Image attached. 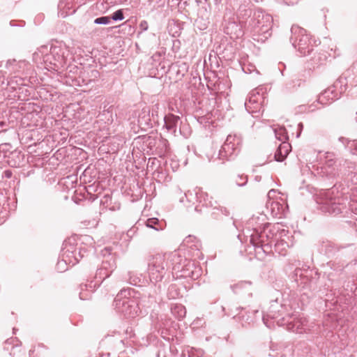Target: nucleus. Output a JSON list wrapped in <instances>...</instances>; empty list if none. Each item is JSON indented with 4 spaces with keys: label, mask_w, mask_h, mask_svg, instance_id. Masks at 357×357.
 Listing matches in <instances>:
<instances>
[{
    "label": "nucleus",
    "mask_w": 357,
    "mask_h": 357,
    "mask_svg": "<svg viewBox=\"0 0 357 357\" xmlns=\"http://www.w3.org/2000/svg\"><path fill=\"white\" fill-rule=\"evenodd\" d=\"M172 314L178 319H181L185 317V307L181 304H176L171 309Z\"/></svg>",
    "instance_id": "72a5a7b5"
},
{
    "label": "nucleus",
    "mask_w": 357,
    "mask_h": 357,
    "mask_svg": "<svg viewBox=\"0 0 357 357\" xmlns=\"http://www.w3.org/2000/svg\"><path fill=\"white\" fill-rule=\"evenodd\" d=\"M274 132H275V137L278 140L284 142L288 139L287 132L284 128L282 127L278 129H275Z\"/></svg>",
    "instance_id": "e433bc0d"
},
{
    "label": "nucleus",
    "mask_w": 357,
    "mask_h": 357,
    "mask_svg": "<svg viewBox=\"0 0 357 357\" xmlns=\"http://www.w3.org/2000/svg\"><path fill=\"white\" fill-rule=\"evenodd\" d=\"M222 1V0H215V4H218V3H220Z\"/></svg>",
    "instance_id": "bf43d9fd"
},
{
    "label": "nucleus",
    "mask_w": 357,
    "mask_h": 357,
    "mask_svg": "<svg viewBox=\"0 0 357 357\" xmlns=\"http://www.w3.org/2000/svg\"><path fill=\"white\" fill-rule=\"evenodd\" d=\"M184 198L189 203L195 205V210L202 212V207L211 208L217 204V202L208 196V195L200 189L188 190L184 194V196L180 198V202L184 203Z\"/></svg>",
    "instance_id": "2eb2a0df"
},
{
    "label": "nucleus",
    "mask_w": 357,
    "mask_h": 357,
    "mask_svg": "<svg viewBox=\"0 0 357 357\" xmlns=\"http://www.w3.org/2000/svg\"><path fill=\"white\" fill-rule=\"evenodd\" d=\"M275 344L274 343H271V349L273 350V351H275V349H277L275 347Z\"/></svg>",
    "instance_id": "4d7b16f0"
},
{
    "label": "nucleus",
    "mask_w": 357,
    "mask_h": 357,
    "mask_svg": "<svg viewBox=\"0 0 357 357\" xmlns=\"http://www.w3.org/2000/svg\"><path fill=\"white\" fill-rule=\"evenodd\" d=\"M258 313L259 311L257 310L248 311L245 309L241 308L238 314L234 315L233 318L244 326L247 324H249L254 322L255 320V316Z\"/></svg>",
    "instance_id": "bb28decb"
},
{
    "label": "nucleus",
    "mask_w": 357,
    "mask_h": 357,
    "mask_svg": "<svg viewBox=\"0 0 357 357\" xmlns=\"http://www.w3.org/2000/svg\"><path fill=\"white\" fill-rule=\"evenodd\" d=\"M69 47L63 43L56 42L50 46L42 45L33 54V61L40 68L48 71H60L67 65Z\"/></svg>",
    "instance_id": "7ed1b4c3"
},
{
    "label": "nucleus",
    "mask_w": 357,
    "mask_h": 357,
    "mask_svg": "<svg viewBox=\"0 0 357 357\" xmlns=\"http://www.w3.org/2000/svg\"><path fill=\"white\" fill-rule=\"evenodd\" d=\"M166 256L170 265L171 276L173 278H178V275L181 273L183 265L186 264L188 259L176 252L166 254Z\"/></svg>",
    "instance_id": "aec40b11"
},
{
    "label": "nucleus",
    "mask_w": 357,
    "mask_h": 357,
    "mask_svg": "<svg viewBox=\"0 0 357 357\" xmlns=\"http://www.w3.org/2000/svg\"><path fill=\"white\" fill-rule=\"evenodd\" d=\"M110 17L109 16H102L100 17H97L94 20L93 22L96 24H108L110 23Z\"/></svg>",
    "instance_id": "a19ab883"
},
{
    "label": "nucleus",
    "mask_w": 357,
    "mask_h": 357,
    "mask_svg": "<svg viewBox=\"0 0 357 357\" xmlns=\"http://www.w3.org/2000/svg\"><path fill=\"white\" fill-rule=\"evenodd\" d=\"M232 291L243 297L250 298L252 296L254 287L250 281H241L231 286Z\"/></svg>",
    "instance_id": "b1692460"
},
{
    "label": "nucleus",
    "mask_w": 357,
    "mask_h": 357,
    "mask_svg": "<svg viewBox=\"0 0 357 357\" xmlns=\"http://www.w3.org/2000/svg\"><path fill=\"white\" fill-rule=\"evenodd\" d=\"M93 190V186L89 185L86 188L87 192L91 194V192Z\"/></svg>",
    "instance_id": "5fc2aeb1"
},
{
    "label": "nucleus",
    "mask_w": 357,
    "mask_h": 357,
    "mask_svg": "<svg viewBox=\"0 0 357 357\" xmlns=\"http://www.w3.org/2000/svg\"><path fill=\"white\" fill-rule=\"evenodd\" d=\"M211 208V214L214 219H221L223 216H228L229 215V211L225 207L220 206L218 203Z\"/></svg>",
    "instance_id": "7c9ffc66"
},
{
    "label": "nucleus",
    "mask_w": 357,
    "mask_h": 357,
    "mask_svg": "<svg viewBox=\"0 0 357 357\" xmlns=\"http://www.w3.org/2000/svg\"><path fill=\"white\" fill-rule=\"evenodd\" d=\"M349 206L351 207V210H352V211H353V210H354V208H353L352 205H350Z\"/></svg>",
    "instance_id": "774afa93"
},
{
    "label": "nucleus",
    "mask_w": 357,
    "mask_h": 357,
    "mask_svg": "<svg viewBox=\"0 0 357 357\" xmlns=\"http://www.w3.org/2000/svg\"><path fill=\"white\" fill-rule=\"evenodd\" d=\"M159 137L160 136L156 135L148 136L145 139L144 143L152 153H154V151H155L157 143L159 142Z\"/></svg>",
    "instance_id": "f704fd0d"
},
{
    "label": "nucleus",
    "mask_w": 357,
    "mask_h": 357,
    "mask_svg": "<svg viewBox=\"0 0 357 357\" xmlns=\"http://www.w3.org/2000/svg\"><path fill=\"white\" fill-rule=\"evenodd\" d=\"M139 27L141 29V32L147 31L149 29V24L147 21L142 20L139 24Z\"/></svg>",
    "instance_id": "a18cd8bd"
},
{
    "label": "nucleus",
    "mask_w": 357,
    "mask_h": 357,
    "mask_svg": "<svg viewBox=\"0 0 357 357\" xmlns=\"http://www.w3.org/2000/svg\"><path fill=\"white\" fill-rule=\"evenodd\" d=\"M173 163H174V162H172V163L171 164V165L172 166V169H173V170H174V171H175V170H176V167H175V166H173Z\"/></svg>",
    "instance_id": "052dcab7"
},
{
    "label": "nucleus",
    "mask_w": 357,
    "mask_h": 357,
    "mask_svg": "<svg viewBox=\"0 0 357 357\" xmlns=\"http://www.w3.org/2000/svg\"><path fill=\"white\" fill-rule=\"evenodd\" d=\"M6 68L10 73H26L28 74V71L31 69V64L25 60L9 59L6 62Z\"/></svg>",
    "instance_id": "393cba45"
},
{
    "label": "nucleus",
    "mask_w": 357,
    "mask_h": 357,
    "mask_svg": "<svg viewBox=\"0 0 357 357\" xmlns=\"http://www.w3.org/2000/svg\"><path fill=\"white\" fill-rule=\"evenodd\" d=\"M202 356V351H198L197 353H195L193 351H188V357H201Z\"/></svg>",
    "instance_id": "09e8293b"
},
{
    "label": "nucleus",
    "mask_w": 357,
    "mask_h": 357,
    "mask_svg": "<svg viewBox=\"0 0 357 357\" xmlns=\"http://www.w3.org/2000/svg\"><path fill=\"white\" fill-rule=\"evenodd\" d=\"M183 243L185 245L188 247L192 250H195L196 252V254H194L197 257L199 258L202 255V252H200L202 249V243L197 238L196 236L189 235L183 241Z\"/></svg>",
    "instance_id": "c85d7f7f"
},
{
    "label": "nucleus",
    "mask_w": 357,
    "mask_h": 357,
    "mask_svg": "<svg viewBox=\"0 0 357 357\" xmlns=\"http://www.w3.org/2000/svg\"><path fill=\"white\" fill-rule=\"evenodd\" d=\"M83 77H84V74L83 75ZM92 81L91 79H88V78H84L83 77L82 78V82L84 85H88Z\"/></svg>",
    "instance_id": "3c124183"
},
{
    "label": "nucleus",
    "mask_w": 357,
    "mask_h": 357,
    "mask_svg": "<svg viewBox=\"0 0 357 357\" xmlns=\"http://www.w3.org/2000/svg\"><path fill=\"white\" fill-rule=\"evenodd\" d=\"M123 19H124L123 11L121 9H119V10L115 11L110 17V20H112L114 21H121Z\"/></svg>",
    "instance_id": "ea45409f"
},
{
    "label": "nucleus",
    "mask_w": 357,
    "mask_h": 357,
    "mask_svg": "<svg viewBox=\"0 0 357 357\" xmlns=\"http://www.w3.org/2000/svg\"><path fill=\"white\" fill-rule=\"evenodd\" d=\"M111 197L109 195H105L103 198L101 199V204H107L106 207H107V203L111 201Z\"/></svg>",
    "instance_id": "49530a36"
},
{
    "label": "nucleus",
    "mask_w": 357,
    "mask_h": 357,
    "mask_svg": "<svg viewBox=\"0 0 357 357\" xmlns=\"http://www.w3.org/2000/svg\"><path fill=\"white\" fill-rule=\"evenodd\" d=\"M147 273L150 285L146 293L151 302H155V298L165 287V283L170 280V265L166 254H157L151 256L148 261Z\"/></svg>",
    "instance_id": "20e7f679"
},
{
    "label": "nucleus",
    "mask_w": 357,
    "mask_h": 357,
    "mask_svg": "<svg viewBox=\"0 0 357 357\" xmlns=\"http://www.w3.org/2000/svg\"><path fill=\"white\" fill-rule=\"evenodd\" d=\"M103 257L101 266L96 272L94 280H91L89 284H81V292L79 298L81 300H86L87 298L84 296L83 291H93L96 288L99 287L100 284L116 268V252H113V248L110 246L104 248L101 252Z\"/></svg>",
    "instance_id": "0eeeda50"
},
{
    "label": "nucleus",
    "mask_w": 357,
    "mask_h": 357,
    "mask_svg": "<svg viewBox=\"0 0 357 357\" xmlns=\"http://www.w3.org/2000/svg\"><path fill=\"white\" fill-rule=\"evenodd\" d=\"M75 241L74 238H69L63 242L59 257V266L64 264L73 266L86 254V248L78 246Z\"/></svg>",
    "instance_id": "9b49d317"
},
{
    "label": "nucleus",
    "mask_w": 357,
    "mask_h": 357,
    "mask_svg": "<svg viewBox=\"0 0 357 357\" xmlns=\"http://www.w3.org/2000/svg\"><path fill=\"white\" fill-rule=\"evenodd\" d=\"M68 265H64V264L59 266V260L57 262V264H56V269L59 272H63L68 269Z\"/></svg>",
    "instance_id": "de8ad7c7"
},
{
    "label": "nucleus",
    "mask_w": 357,
    "mask_h": 357,
    "mask_svg": "<svg viewBox=\"0 0 357 357\" xmlns=\"http://www.w3.org/2000/svg\"><path fill=\"white\" fill-rule=\"evenodd\" d=\"M135 116L137 117V123L141 130H146L153 126V123L151 119V109L149 107H144L141 110L134 112Z\"/></svg>",
    "instance_id": "4be33fe9"
},
{
    "label": "nucleus",
    "mask_w": 357,
    "mask_h": 357,
    "mask_svg": "<svg viewBox=\"0 0 357 357\" xmlns=\"http://www.w3.org/2000/svg\"><path fill=\"white\" fill-rule=\"evenodd\" d=\"M134 289H123L118 293L114 300L113 305L115 310L125 318H135L139 316L142 310L139 305L144 307H150L154 302H151V298L145 292L137 301Z\"/></svg>",
    "instance_id": "39448f33"
},
{
    "label": "nucleus",
    "mask_w": 357,
    "mask_h": 357,
    "mask_svg": "<svg viewBox=\"0 0 357 357\" xmlns=\"http://www.w3.org/2000/svg\"><path fill=\"white\" fill-rule=\"evenodd\" d=\"M169 143L166 139L162 138L161 136L159 137V142L157 143L155 151L154 153L162 157L165 155L168 151Z\"/></svg>",
    "instance_id": "2f4dec72"
},
{
    "label": "nucleus",
    "mask_w": 357,
    "mask_h": 357,
    "mask_svg": "<svg viewBox=\"0 0 357 357\" xmlns=\"http://www.w3.org/2000/svg\"><path fill=\"white\" fill-rule=\"evenodd\" d=\"M268 319H275L280 326H286L289 331L302 334L310 331L307 320L296 311V307L289 302L279 304L278 301L271 303L267 314H263L262 320L269 328L273 326Z\"/></svg>",
    "instance_id": "f03ea898"
},
{
    "label": "nucleus",
    "mask_w": 357,
    "mask_h": 357,
    "mask_svg": "<svg viewBox=\"0 0 357 357\" xmlns=\"http://www.w3.org/2000/svg\"><path fill=\"white\" fill-rule=\"evenodd\" d=\"M298 127L301 128V129L303 128V123H300L298 124Z\"/></svg>",
    "instance_id": "680f3d73"
},
{
    "label": "nucleus",
    "mask_w": 357,
    "mask_h": 357,
    "mask_svg": "<svg viewBox=\"0 0 357 357\" xmlns=\"http://www.w3.org/2000/svg\"><path fill=\"white\" fill-rule=\"evenodd\" d=\"M343 248L331 241H324L321 245V250L325 252L328 257L334 259L324 265V273L326 275L328 281L333 284L337 282L340 275L346 266L345 257Z\"/></svg>",
    "instance_id": "423d86ee"
},
{
    "label": "nucleus",
    "mask_w": 357,
    "mask_h": 357,
    "mask_svg": "<svg viewBox=\"0 0 357 357\" xmlns=\"http://www.w3.org/2000/svg\"><path fill=\"white\" fill-rule=\"evenodd\" d=\"M241 144L242 139L240 135L230 134L227 137L215 157L210 156L209 153H207L206 156L210 162L218 160L221 163H224L225 161L234 160L240 152Z\"/></svg>",
    "instance_id": "9d476101"
},
{
    "label": "nucleus",
    "mask_w": 357,
    "mask_h": 357,
    "mask_svg": "<svg viewBox=\"0 0 357 357\" xmlns=\"http://www.w3.org/2000/svg\"><path fill=\"white\" fill-rule=\"evenodd\" d=\"M273 19L265 11L257 9L249 20L247 21L245 30L250 32L253 40L264 43L272 34Z\"/></svg>",
    "instance_id": "6e6552de"
},
{
    "label": "nucleus",
    "mask_w": 357,
    "mask_h": 357,
    "mask_svg": "<svg viewBox=\"0 0 357 357\" xmlns=\"http://www.w3.org/2000/svg\"><path fill=\"white\" fill-rule=\"evenodd\" d=\"M290 148L291 146L289 143L286 142H282L275 153L274 158L275 160L278 162L283 161L289 154Z\"/></svg>",
    "instance_id": "c756f323"
},
{
    "label": "nucleus",
    "mask_w": 357,
    "mask_h": 357,
    "mask_svg": "<svg viewBox=\"0 0 357 357\" xmlns=\"http://www.w3.org/2000/svg\"><path fill=\"white\" fill-rule=\"evenodd\" d=\"M200 275L201 268L196 266L194 261L188 259L187 263L183 265L181 273L178 275V278H183L197 280Z\"/></svg>",
    "instance_id": "5701e85b"
},
{
    "label": "nucleus",
    "mask_w": 357,
    "mask_h": 357,
    "mask_svg": "<svg viewBox=\"0 0 357 357\" xmlns=\"http://www.w3.org/2000/svg\"><path fill=\"white\" fill-rule=\"evenodd\" d=\"M224 32L234 40L241 38L244 35L243 25L234 19H229L225 22Z\"/></svg>",
    "instance_id": "412c9836"
},
{
    "label": "nucleus",
    "mask_w": 357,
    "mask_h": 357,
    "mask_svg": "<svg viewBox=\"0 0 357 357\" xmlns=\"http://www.w3.org/2000/svg\"><path fill=\"white\" fill-rule=\"evenodd\" d=\"M278 3L287 6H293L298 3L301 0H275Z\"/></svg>",
    "instance_id": "c03bdc74"
},
{
    "label": "nucleus",
    "mask_w": 357,
    "mask_h": 357,
    "mask_svg": "<svg viewBox=\"0 0 357 357\" xmlns=\"http://www.w3.org/2000/svg\"><path fill=\"white\" fill-rule=\"evenodd\" d=\"M168 295L170 299H175L178 296L179 292L177 291L175 285L169 286L168 289Z\"/></svg>",
    "instance_id": "79ce46f5"
},
{
    "label": "nucleus",
    "mask_w": 357,
    "mask_h": 357,
    "mask_svg": "<svg viewBox=\"0 0 357 357\" xmlns=\"http://www.w3.org/2000/svg\"><path fill=\"white\" fill-rule=\"evenodd\" d=\"M127 279L130 284L135 286L140 285L142 281V275H138L132 272H128Z\"/></svg>",
    "instance_id": "c9c22d12"
},
{
    "label": "nucleus",
    "mask_w": 357,
    "mask_h": 357,
    "mask_svg": "<svg viewBox=\"0 0 357 357\" xmlns=\"http://www.w3.org/2000/svg\"><path fill=\"white\" fill-rule=\"evenodd\" d=\"M266 89L260 86L252 90L245 102V107L248 113L255 116V114L263 112V106L266 100Z\"/></svg>",
    "instance_id": "dca6fc26"
},
{
    "label": "nucleus",
    "mask_w": 357,
    "mask_h": 357,
    "mask_svg": "<svg viewBox=\"0 0 357 357\" xmlns=\"http://www.w3.org/2000/svg\"><path fill=\"white\" fill-rule=\"evenodd\" d=\"M291 33L290 41L301 55L305 56L312 52L314 46L305 29L294 24L291 28Z\"/></svg>",
    "instance_id": "4468645a"
},
{
    "label": "nucleus",
    "mask_w": 357,
    "mask_h": 357,
    "mask_svg": "<svg viewBox=\"0 0 357 357\" xmlns=\"http://www.w3.org/2000/svg\"><path fill=\"white\" fill-rule=\"evenodd\" d=\"M316 202L321 211L334 215L343 213L349 204L347 197L340 196L334 187L320 191Z\"/></svg>",
    "instance_id": "1a4fd4ad"
},
{
    "label": "nucleus",
    "mask_w": 357,
    "mask_h": 357,
    "mask_svg": "<svg viewBox=\"0 0 357 357\" xmlns=\"http://www.w3.org/2000/svg\"><path fill=\"white\" fill-rule=\"evenodd\" d=\"M3 125H4V123H3V122H1V123H0V126H3Z\"/></svg>",
    "instance_id": "338daca9"
},
{
    "label": "nucleus",
    "mask_w": 357,
    "mask_h": 357,
    "mask_svg": "<svg viewBox=\"0 0 357 357\" xmlns=\"http://www.w3.org/2000/svg\"><path fill=\"white\" fill-rule=\"evenodd\" d=\"M275 190H269L268 197L269 200L266 202V207L268 211L273 218H282L285 217L288 213V205L283 199H271L272 195L275 193Z\"/></svg>",
    "instance_id": "6ab92c4d"
},
{
    "label": "nucleus",
    "mask_w": 357,
    "mask_h": 357,
    "mask_svg": "<svg viewBox=\"0 0 357 357\" xmlns=\"http://www.w3.org/2000/svg\"><path fill=\"white\" fill-rule=\"evenodd\" d=\"M90 199H91L93 201L95 200L96 199H97V196L96 195H93L90 197Z\"/></svg>",
    "instance_id": "13d9d810"
},
{
    "label": "nucleus",
    "mask_w": 357,
    "mask_h": 357,
    "mask_svg": "<svg viewBox=\"0 0 357 357\" xmlns=\"http://www.w3.org/2000/svg\"><path fill=\"white\" fill-rule=\"evenodd\" d=\"M158 109L159 105H155L151 109V119L153 121V124H155L158 122Z\"/></svg>",
    "instance_id": "58836bf2"
},
{
    "label": "nucleus",
    "mask_w": 357,
    "mask_h": 357,
    "mask_svg": "<svg viewBox=\"0 0 357 357\" xmlns=\"http://www.w3.org/2000/svg\"><path fill=\"white\" fill-rule=\"evenodd\" d=\"M151 161L152 165H154V164H155V161H157V162H158V160H157L155 158H154V159H153V160H151V159H149V162H148V165H148V167H149V164H150Z\"/></svg>",
    "instance_id": "6e6d98bb"
},
{
    "label": "nucleus",
    "mask_w": 357,
    "mask_h": 357,
    "mask_svg": "<svg viewBox=\"0 0 357 357\" xmlns=\"http://www.w3.org/2000/svg\"><path fill=\"white\" fill-rule=\"evenodd\" d=\"M355 121L357 123V112L356 113Z\"/></svg>",
    "instance_id": "0e129e2a"
},
{
    "label": "nucleus",
    "mask_w": 357,
    "mask_h": 357,
    "mask_svg": "<svg viewBox=\"0 0 357 357\" xmlns=\"http://www.w3.org/2000/svg\"><path fill=\"white\" fill-rule=\"evenodd\" d=\"M4 174H5L6 177H7V178H10L12 176V172L10 170L5 171Z\"/></svg>",
    "instance_id": "864d4df0"
},
{
    "label": "nucleus",
    "mask_w": 357,
    "mask_h": 357,
    "mask_svg": "<svg viewBox=\"0 0 357 357\" xmlns=\"http://www.w3.org/2000/svg\"><path fill=\"white\" fill-rule=\"evenodd\" d=\"M127 0H107L111 4H121L126 2Z\"/></svg>",
    "instance_id": "8fccbe9b"
},
{
    "label": "nucleus",
    "mask_w": 357,
    "mask_h": 357,
    "mask_svg": "<svg viewBox=\"0 0 357 357\" xmlns=\"http://www.w3.org/2000/svg\"><path fill=\"white\" fill-rule=\"evenodd\" d=\"M76 8L73 0H60L58 4L59 15L61 17H66L75 13Z\"/></svg>",
    "instance_id": "cd10ccee"
},
{
    "label": "nucleus",
    "mask_w": 357,
    "mask_h": 357,
    "mask_svg": "<svg viewBox=\"0 0 357 357\" xmlns=\"http://www.w3.org/2000/svg\"><path fill=\"white\" fill-rule=\"evenodd\" d=\"M248 182V177L245 175H238L236 179V183L238 186H244Z\"/></svg>",
    "instance_id": "37998d69"
},
{
    "label": "nucleus",
    "mask_w": 357,
    "mask_h": 357,
    "mask_svg": "<svg viewBox=\"0 0 357 357\" xmlns=\"http://www.w3.org/2000/svg\"><path fill=\"white\" fill-rule=\"evenodd\" d=\"M339 141L341 142L352 154L357 155V140H350L344 137H340Z\"/></svg>",
    "instance_id": "473e14b6"
},
{
    "label": "nucleus",
    "mask_w": 357,
    "mask_h": 357,
    "mask_svg": "<svg viewBox=\"0 0 357 357\" xmlns=\"http://www.w3.org/2000/svg\"><path fill=\"white\" fill-rule=\"evenodd\" d=\"M159 224V220L158 218H149L146 221V226L149 228H151V229H153L156 231H159L160 229H162V227H157V225Z\"/></svg>",
    "instance_id": "4c0bfd02"
},
{
    "label": "nucleus",
    "mask_w": 357,
    "mask_h": 357,
    "mask_svg": "<svg viewBox=\"0 0 357 357\" xmlns=\"http://www.w3.org/2000/svg\"><path fill=\"white\" fill-rule=\"evenodd\" d=\"M264 215H261V217L253 215L251 218L249 219L247 222V228L243 229L242 234L238 235V238L242 243H247L248 242H250V237L249 236L251 234H254V233L257 232L261 234L264 231V229L273 226L268 222H261V218H262V220H264ZM248 246L249 248H252L253 250L250 243H249Z\"/></svg>",
    "instance_id": "f3484780"
},
{
    "label": "nucleus",
    "mask_w": 357,
    "mask_h": 357,
    "mask_svg": "<svg viewBox=\"0 0 357 357\" xmlns=\"http://www.w3.org/2000/svg\"><path fill=\"white\" fill-rule=\"evenodd\" d=\"M351 200H352V202H357V199H356L354 197L351 198Z\"/></svg>",
    "instance_id": "e2e57ef3"
},
{
    "label": "nucleus",
    "mask_w": 357,
    "mask_h": 357,
    "mask_svg": "<svg viewBox=\"0 0 357 357\" xmlns=\"http://www.w3.org/2000/svg\"><path fill=\"white\" fill-rule=\"evenodd\" d=\"M292 278L301 290L310 291H320L319 287V275L310 269L296 268L293 273Z\"/></svg>",
    "instance_id": "ddd939ff"
},
{
    "label": "nucleus",
    "mask_w": 357,
    "mask_h": 357,
    "mask_svg": "<svg viewBox=\"0 0 357 357\" xmlns=\"http://www.w3.org/2000/svg\"><path fill=\"white\" fill-rule=\"evenodd\" d=\"M317 174L321 177L333 178L338 175L337 162L333 153L326 152L325 153V161L317 169Z\"/></svg>",
    "instance_id": "a211bd4d"
},
{
    "label": "nucleus",
    "mask_w": 357,
    "mask_h": 357,
    "mask_svg": "<svg viewBox=\"0 0 357 357\" xmlns=\"http://www.w3.org/2000/svg\"><path fill=\"white\" fill-rule=\"evenodd\" d=\"M249 236L255 256L259 259H263L264 256L274 252L284 256L287 254V249L295 243L291 232L279 223L268 227L261 234L257 232Z\"/></svg>",
    "instance_id": "f257e3e1"
},
{
    "label": "nucleus",
    "mask_w": 357,
    "mask_h": 357,
    "mask_svg": "<svg viewBox=\"0 0 357 357\" xmlns=\"http://www.w3.org/2000/svg\"><path fill=\"white\" fill-rule=\"evenodd\" d=\"M91 77L96 78L98 75V72L97 70H91Z\"/></svg>",
    "instance_id": "603ef678"
},
{
    "label": "nucleus",
    "mask_w": 357,
    "mask_h": 357,
    "mask_svg": "<svg viewBox=\"0 0 357 357\" xmlns=\"http://www.w3.org/2000/svg\"><path fill=\"white\" fill-rule=\"evenodd\" d=\"M357 87V84L348 79L347 77L340 76L332 86L324 90L318 98V102L325 105L339 99L342 93H344L349 86Z\"/></svg>",
    "instance_id": "f8f14e48"
},
{
    "label": "nucleus",
    "mask_w": 357,
    "mask_h": 357,
    "mask_svg": "<svg viewBox=\"0 0 357 357\" xmlns=\"http://www.w3.org/2000/svg\"><path fill=\"white\" fill-rule=\"evenodd\" d=\"M164 127L167 130L174 136L177 132L181 134V128L178 130V124L180 122V117L173 114H168L163 117Z\"/></svg>",
    "instance_id": "a878e982"
},
{
    "label": "nucleus",
    "mask_w": 357,
    "mask_h": 357,
    "mask_svg": "<svg viewBox=\"0 0 357 357\" xmlns=\"http://www.w3.org/2000/svg\"><path fill=\"white\" fill-rule=\"evenodd\" d=\"M324 325H325V326H328V322H327V321H326V320L324 321Z\"/></svg>",
    "instance_id": "69168bd1"
}]
</instances>
